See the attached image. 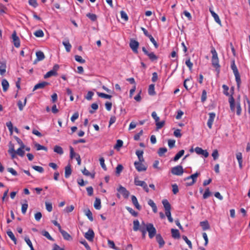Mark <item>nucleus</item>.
Segmentation results:
<instances>
[{"label": "nucleus", "mask_w": 250, "mask_h": 250, "mask_svg": "<svg viewBox=\"0 0 250 250\" xmlns=\"http://www.w3.org/2000/svg\"><path fill=\"white\" fill-rule=\"evenodd\" d=\"M139 230L141 232L143 231H147L148 233L149 238H153L156 233V229L151 223L146 224L144 222L141 224Z\"/></svg>", "instance_id": "1"}, {"label": "nucleus", "mask_w": 250, "mask_h": 250, "mask_svg": "<svg viewBox=\"0 0 250 250\" xmlns=\"http://www.w3.org/2000/svg\"><path fill=\"white\" fill-rule=\"evenodd\" d=\"M210 52L212 55L211 58L212 65L215 68L216 70L219 72L220 71V65L219 63V62L217 53L213 47H211Z\"/></svg>", "instance_id": "2"}, {"label": "nucleus", "mask_w": 250, "mask_h": 250, "mask_svg": "<svg viewBox=\"0 0 250 250\" xmlns=\"http://www.w3.org/2000/svg\"><path fill=\"white\" fill-rule=\"evenodd\" d=\"M134 184L136 186L142 187L146 192L147 193L149 192V190L147 184L145 181L139 180L137 177L134 179Z\"/></svg>", "instance_id": "3"}, {"label": "nucleus", "mask_w": 250, "mask_h": 250, "mask_svg": "<svg viewBox=\"0 0 250 250\" xmlns=\"http://www.w3.org/2000/svg\"><path fill=\"white\" fill-rule=\"evenodd\" d=\"M199 173L197 172L195 173L192 174L190 176H188L187 178H186L185 179V181H188V180H191L190 182H187L186 185L187 186H190L193 185L196 182L197 178L199 176Z\"/></svg>", "instance_id": "4"}, {"label": "nucleus", "mask_w": 250, "mask_h": 250, "mask_svg": "<svg viewBox=\"0 0 250 250\" xmlns=\"http://www.w3.org/2000/svg\"><path fill=\"white\" fill-rule=\"evenodd\" d=\"M139 45V43L137 41L134 39H131L129 42V46L135 53H138V48Z\"/></svg>", "instance_id": "5"}, {"label": "nucleus", "mask_w": 250, "mask_h": 250, "mask_svg": "<svg viewBox=\"0 0 250 250\" xmlns=\"http://www.w3.org/2000/svg\"><path fill=\"white\" fill-rule=\"evenodd\" d=\"M171 173L175 175H182L184 172L183 167L181 166H177L172 168Z\"/></svg>", "instance_id": "6"}, {"label": "nucleus", "mask_w": 250, "mask_h": 250, "mask_svg": "<svg viewBox=\"0 0 250 250\" xmlns=\"http://www.w3.org/2000/svg\"><path fill=\"white\" fill-rule=\"evenodd\" d=\"M143 162L136 161L134 162V166L139 172L146 171L147 169V167L143 164Z\"/></svg>", "instance_id": "7"}, {"label": "nucleus", "mask_w": 250, "mask_h": 250, "mask_svg": "<svg viewBox=\"0 0 250 250\" xmlns=\"http://www.w3.org/2000/svg\"><path fill=\"white\" fill-rule=\"evenodd\" d=\"M142 50L151 61H154L158 59V57L153 52H149L145 47H142Z\"/></svg>", "instance_id": "8"}, {"label": "nucleus", "mask_w": 250, "mask_h": 250, "mask_svg": "<svg viewBox=\"0 0 250 250\" xmlns=\"http://www.w3.org/2000/svg\"><path fill=\"white\" fill-rule=\"evenodd\" d=\"M12 39L15 46L17 48L19 47L20 46V40L19 38L17 36V33L15 31L12 33Z\"/></svg>", "instance_id": "9"}, {"label": "nucleus", "mask_w": 250, "mask_h": 250, "mask_svg": "<svg viewBox=\"0 0 250 250\" xmlns=\"http://www.w3.org/2000/svg\"><path fill=\"white\" fill-rule=\"evenodd\" d=\"M209 118L207 122L208 126L209 129L212 128V125L215 118L216 114L214 112H210L208 113Z\"/></svg>", "instance_id": "10"}, {"label": "nucleus", "mask_w": 250, "mask_h": 250, "mask_svg": "<svg viewBox=\"0 0 250 250\" xmlns=\"http://www.w3.org/2000/svg\"><path fill=\"white\" fill-rule=\"evenodd\" d=\"M194 151L197 154L202 155L204 156L205 158L208 157L209 155L207 150H204L202 148L198 146L195 147Z\"/></svg>", "instance_id": "11"}, {"label": "nucleus", "mask_w": 250, "mask_h": 250, "mask_svg": "<svg viewBox=\"0 0 250 250\" xmlns=\"http://www.w3.org/2000/svg\"><path fill=\"white\" fill-rule=\"evenodd\" d=\"M118 192H120L125 198H127L129 195V192L122 186H120L117 189Z\"/></svg>", "instance_id": "12"}, {"label": "nucleus", "mask_w": 250, "mask_h": 250, "mask_svg": "<svg viewBox=\"0 0 250 250\" xmlns=\"http://www.w3.org/2000/svg\"><path fill=\"white\" fill-rule=\"evenodd\" d=\"M49 83L44 81L39 83L34 86L33 91H35L38 89H43L46 86L49 85Z\"/></svg>", "instance_id": "13"}, {"label": "nucleus", "mask_w": 250, "mask_h": 250, "mask_svg": "<svg viewBox=\"0 0 250 250\" xmlns=\"http://www.w3.org/2000/svg\"><path fill=\"white\" fill-rule=\"evenodd\" d=\"M156 239L159 244V248H162L165 244V242L160 234H156Z\"/></svg>", "instance_id": "14"}, {"label": "nucleus", "mask_w": 250, "mask_h": 250, "mask_svg": "<svg viewBox=\"0 0 250 250\" xmlns=\"http://www.w3.org/2000/svg\"><path fill=\"white\" fill-rule=\"evenodd\" d=\"M85 238L89 241H92L94 237V231L92 229H89L87 232L85 233Z\"/></svg>", "instance_id": "15"}, {"label": "nucleus", "mask_w": 250, "mask_h": 250, "mask_svg": "<svg viewBox=\"0 0 250 250\" xmlns=\"http://www.w3.org/2000/svg\"><path fill=\"white\" fill-rule=\"evenodd\" d=\"M6 61H0V74L3 75L6 72Z\"/></svg>", "instance_id": "16"}, {"label": "nucleus", "mask_w": 250, "mask_h": 250, "mask_svg": "<svg viewBox=\"0 0 250 250\" xmlns=\"http://www.w3.org/2000/svg\"><path fill=\"white\" fill-rule=\"evenodd\" d=\"M209 12H210L212 16L213 17L215 21L217 23H218L219 25H221V21L220 20V18H219L218 15L216 13H215V12H214L211 8H210L209 9Z\"/></svg>", "instance_id": "17"}, {"label": "nucleus", "mask_w": 250, "mask_h": 250, "mask_svg": "<svg viewBox=\"0 0 250 250\" xmlns=\"http://www.w3.org/2000/svg\"><path fill=\"white\" fill-rule=\"evenodd\" d=\"M131 201H132V204L134 205V206L135 207V208L137 209H138L139 210L141 209V207L139 205V204L138 202L137 199L135 196H134V195L131 196Z\"/></svg>", "instance_id": "18"}, {"label": "nucleus", "mask_w": 250, "mask_h": 250, "mask_svg": "<svg viewBox=\"0 0 250 250\" xmlns=\"http://www.w3.org/2000/svg\"><path fill=\"white\" fill-rule=\"evenodd\" d=\"M229 102L230 104V109L231 110L232 112H234L235 111V101L234 99L233 98V96L231 95L229 99Z\"/></svg>", "instance_id": "19"}, {"label": "nucleus", "mask_w": 250, "mask_h": 250, "mask_svg": "<svg viewBox=\"0 0 250 250\" xmlns=\"http://www.w3.org/2000/svg\"><path fill=\"white\" fill-rule=\"evenodd\" d=\"M162 204L165 209V212L170 211L171 206L168 201L167 199H164L162 201Z\"/></svg>", "instance_id": "20"}, {"label": "nucleus", "mask_w": 250, "mask_h": 250, "mask_svg": "<svg viewBox=\"0 0 250 250\" xmlns=\"http://www.w3.org/2000/svg\"><path fill=\"white\" fill-rule=\"evenodd\" d=\"M62 234L63 238L66 240H70L72 239V237L70 234H69L66 231L61 229L60 231Z\"/></svg>", "instance_id": "21"}, {"label": "nucleus", "mask_w": 250, "mask_h": 250, "mask_svg": "<svg viewBox=\"0 0 250 250\" xmlns=\"http://www.w3.org/2000/svg\"><path fill=\"white\" fill-rule=\"evenodd\" d=\"M236 158L238 161L239 164V167L240 168H242V163H243V158H242V154L241 152H237L236 154Z\"/></svg>", "instance_id": "22"}, {"label": "nucleus", "mask_w": 250, "mask_h": 250, "mask_svg": "<svg viewBox=\"0 0 250 250\" xmlns=\"http://www.w3.org/2000/svg\"><path fill=\"white\" fill-rule=\"evenodd\" d=\"M24 148V145L22 144V145H21V146L20 148H19L16 151H15V152H16L17 154L19 155L21 157H23L25 154V152L23 150Z\"/></svg>", "instance_id": "23"}, {"label": "nucleus", "mask_w": 250, "mask_h": 250, "mask_svg": "<svg viewBox=\"0 0 250 250\" xmlns=\"http://www.w3.org/2000/svg\"><path fill=\"white\" fill-rule=\"evenodd\" d=\"M72 170L71 168V166L70 165H68L65 167V177L66 178H68L70 177L71 174Z\"/></svg>", "instance_id": "24"}, {"label": "nucleus", "mask_w": 250, "mask_h": 250, "mask_svg": "<svg viewBox=\"0 0 250 250\" xmlns=\"http://www.w3.org/2000/svg\"><path fill=\"white\" fill-rule=\"evenodd\" d=\"M36 56H37V59H36V61H42L45 58L44 53L42 51H37L36 53Z\"/></svg>", "instance_id": "25"}, {"label": "nucleus", "mask_w": 250, "mask_h": 250, "mask_svg": "<svg viewBox=\"0 0 250 250\" xmlns=\"http://www.w3.org/2000/svg\"><path fill=\"white\" fill-rule=\"evenodd\" d=\"M144 152L143 150H137L136 151V154L137 156L139 161L140 162H144L145 160L143 158Z\"/></svg>", "instance_id": "26"}, {"label": "nucleus", "mask_w": 250, "mask_h": 250, "mask_svg": "<svg viewBox=\"0 0 250 250\" xmlns=\"http://www.w3.org/2000/svg\"><path fill=\"white\" fill-rule=\"evenodd\" d=\"M62 44L64 46L66 51L67 52H69L71 49L72 46H71V44L70 43L69 41L66 40V41H63L62 42Z\"/></svg>", "instance_id": "27"}, {"label": "nucleus", "mask_w": 250, "mask_h": 250, "mask_svg": "<svg viewBox=\"0 0 250 250\" xmlns=\"http://www.w3.org/2000/svg\"><path fill=\"white\" fill-rule=\"evenodd\" d=\"M1 84L4 92H6L9 88V83L6 79H3L1 82Z\"/></svg>", "instance_id": "28"}, {"label": "nucleus", "mask_w": 250, "mask_h": 250, "mask_svg": "<svg viewBox=\"0 0 250 250\" xmlns=\"http://www.w3.org/2000/svg\"><path fill=\"white\" fill-rule=\"evenodd\" d=\"M171 232L172 237L175 239H178L180 238V233L178 229H172Z\"/></svg>", "instance_id": "29"}, {"label": "nucleus", "mask_w": 250, "mask_h": 250, "mask_svg": "<svg viewBox=\"0 0 250 250\" xmlns=\"http://www.w3.org/2000/svg\"><path fill=\"white\" fill-rule=\"evenodd\" d=\"M230 67L232 70L234 74L239 73L237 66L235 65L234 60H232L231 61Z\"/></svg>", "instance_id": "30"}, {"label": "nucleus", "mask_w": 250, "mask_h": 250, "mask_svg": "<svg viewBox=\"0 0 250 250\" xmlns=\"http://www.w3.org/2000/svg\"><path fill=\"white\" fill-rule=\"evenodd\" d=\"M26 102H27L26 98H25L24 99L23 103H22V102L21 100H19L18 102V106L19 109L20 111H22L23 110L24 106L26 105Z\"/></svg>", "instance_id": "31"}, {"label": "nucleus", "mask_w": 250, "mask_h": 250, "mask_svg": "<svg viewBox=\"0 0 250 250\" xmlns=\"http://www.w3.org/2000/svg\"><path fill=\"white\" fill-rule=\"evenodd\" d=\"M54 151L60 155H62L63 153V150L62 147L59 146H55L54 147Z\"/></svg>", "instance_id": "32"}, {"label": "nucleus", "mask_w": 250, "mask_h": 250, "mask_svg": "<svg viewBox=\"0 0 250 250\" xmlns=\"http://www.w3.org/2000/svg\"><path fill=\"white\" fill-rule=\"evenodd\" d=\"M101 200L99 198H96L94 204V207L96 209H100L101 208Z\"/></svg>", "instance_id": "33"}, {"label": "nucleus", "mask_w": 250, "mask_h": 250, "mask_svg": "<svg viewBox=\"0 0 250 250\" xmlns=\"http://www.w3.org/2000/svg\"><path fill=\"white\" fill-rule=\"evenodd\" d=\"M154 87H155V85L154 84H151L149 85L148 89V93L149 95L153 96L156 94L155 92Z\"/></svg>", "instance_id": "34"}, {"label": "nucleus", "mask_w": 250, "mask_h": 250, "mask_svg": "<svg viewBox=\"0 0 250 250\" xmlns=\"http://www.w3.org/2000/svg\"><path fill=\"white\" fill-rule=\"evenodd\" d=\"M200 226L202 227L204 230H206L209 229V225L207 221L201 222Z\"/></svg>", "instance_id": "35"}, {"label": "nucleus", "mask_w": 250, "mask_h": 250, "mask_svg": "<svg viewBox=\"0 0 250 250\" xmlns=\"http://www.w3.org/2000/svg\"><path fill=\"white\" fill-rule=\"evenodd\" d=\"M185 151L182 149L179 152L176 154L175 157L173 158L174 161H178L184 154Z\"/></svg>", "instance_id": "36"}, {"label": "nucleus", "mask_w": 250, "mask_h": 250, "mask_svg": "<svg viewBox=\"0 0 250 250\" xmlns=\"http://www.w3.org/2000/svg\"><path fill=\"white\" fill-rule=\"evenodd\" d=\"M85 215L87 217L90 221H93V218L92 216V213L91 211L89 209H86L84 211Z\"/></svg>", "instance_id": "37"}, {"label": "nucleus", "mask_w": 250, "mask_h": 250, "mask_svg": "<svg viewBox=\"0 0 250 250\" xmlns=\"http://www.w3.org/2000/svg\"><path fill=\"white\" fill-rule=\"evenodd\" d=\"M141 225L138 220H135L133 221V228L134 231H137L139 230Z\"/></svg>", "instance_id": "38"}, {"label": "nucleus", "mask_w": 250, "mask_h": 250, "mask_svg": "<svg viewBox=\"0 0 250 250\" xmlns=\"http://www.w3.org/2000/svg\"><path fill=\"white\" fill-rule=\"evenodd\" d=\"M57 73H56L55 71H53L52 70H51L50 71H48L46 73V74L44 76V79H47L48 78H49L53 76H56L57 75Z\"/></svg>", "instance_id": "39"}, {"label": "nucleus", "mask_w": 250, "mask_h": 250, "mask_svg": "<svg viewBox=\"0 0 250 250\" xmlns=\"http://www.w3.org/2000/svg\"><path fill=\"white\" fill-rule=\"evenodd\" d=\"M167 152V149L166 147H160L158 150V154L159 156L162 157Z\"/></svg>", "instance_id": "40"}, {"label": "nucleus", "mask_w": 250, "mask_h": 250, "mask_svg": "<svg viewBox=\"0 0 250 250\" xmlns=\"http://www.w3.org/2000/svg\"><path fill=\"white\" fill-rule=\"evenodd\" d=\"M7 235L10 238V239L13 241L15 243V244H16V238L15 237L13 233L12 232L11 230H9L7 231Z\"/></svg>", "instance_id": "41"}, {"label": "nucleus", "mask_w": 250, "mask_h": 250, "mask_svg": "<svg viewBox=\"0 0 250 250\" xmlns=\"http://www.w3.org/2000/svg\"><path fill=\"white\" fill-rule=\"evenodd\" d=\"M41 233L42 235H43L44 236L46 237L48 239L50 240H51V241H53L54 239H53V238L50 236V234L49 233V232L46 230H42V232H41Z\"/></svg>", "instance_id": "42"}, {"label": "nucleus", "mask_w": 250, "mask_h": 250, "mask_svg": "<svg viewBox=\"0 0 250 250\" xmlns=\"http://www.w3.org/2000/svg\"><path fill=\"white\" fill-rule=\"evenodd\" d=\"M98 95L101 98L110 99L112 97L111 95H108L104 93L97 92Z\"/></svg>", "instance_id": "43"}, {"label": "nucleus", "mask_w": 250, "mask_h": 250, "mask_svg": "<svg viewBox=\"0 0 250 250\" xmlns=\"http://www.w3.org/2000/svg\"><path fill=\"white\" fill-rule=\"evenodd\" d=\"M34 35L37 37L41 38L43 37L44 33L42 30L40 29L36 31L34 33Z\"/></svg>", "instance_id": "44"}, {"label": "nucleus", "mask_w": 250, "mask_h": 250, "mask_svg": "<svg viewBox=\"0 0 250 250\" xmlns=\"http://www.w3.org/2000/svg\"><path fill=\"white\" fill-rule=\"evenodd\" d=\"M236 114L237 115L239 116L241 114V107L240 105V103L239 102L237 101L236 104Z\"/></svg>", "instance_id": "45"}, {"label": "nucleus", "mask_w": 250, "mask_h": 250, "mask_svg": "<svg viewBox=\"0 0 250 250\" xmlns=\"http://www.w3.org/2000/svg\"><path fill=\"white\" fill-rule=\"evenodd\" d=\"M86 17H87L89 19H90L92 21H96L97 19V16L95 14L92 13H87L86 14Z\"/></svg>", "instance_id": "46"}, {"label": "nucleus", "mask_w": 250, "mask_h": 250, "mask_svg": "<svg viewBox=\"0 0 250 250\" xmlns=\"http://www.w3.org/2000/svg\"><path fill=\"white\" fill-rule=\"evenodd\" d=\"M35 146L36 147L37 150H44L46 151H47V148L46 147H45L43 146H42L40 144H38V143L35 144Z\"/></svg>", "instance_id": "47"}, {"label": "nucleus", "mask_w": 250, "mask_h": 250, "mask_svg": "<svg viewBox=\"0 0 250 250\" xmlns=\"http://www.w3.org/2000/svg\"><path fill=\"white\" fill-rule=\"evenodd\" d=\"M165 125V121H162L161 122L157 121V122H156V129L158 130L161 129L163 127V126Z\"/></svg>", "instance_id": "48"}, {"label": "nucleus", "mask_w": 250, "mask_h": 250, "mask_svg": "<svg viewBox=\"0 0 250 250\" xmlns=\"http://www.w3.org/2000/svg\"><path fill=\"white\" fill-rule=\"evenodd\" d=\"M211 195V192L209 191V188H208L206 189L205 191L203 194V197L204 199H207Z\"/></svg>", "instance_id": "49"}, {"label": "nucleus", "mask_w": 250, "mask_h": 250, "mask_svg": "<svg viewBox=\"0 0 250 250\" xmlns=\"http://www.w3.org/2000/svg\"><path fill=\"white\" fill-rule=\"evenodd\" d=\"M126 209L133 216L136 217L138 215V213L136 212L135 210H134L132 208L128 207H126Z\"/></svg>", "instance_id": "50"}, {"label": "nucleus", "mask_w": 250, "mask_h": 250, "mask_svg": "<svg viewBox=\"0 0 250 250\" xmlns=\"http://www.w3.org/2000/svg\"><path fill=\"white\" fill-rule=\"evenodd\" d=\"M235 77L236 82L237 83V85L238 87H239L240 84L241 83V79L240 76L239 75V73L234 74Z\"/></svg>", "instance_id": "51"}, {"label": "nucleus", "mask_w": 250, "mask_h": 250, "mask_svg": "<svg viewBox=\"0 0 250 250\" xmlns=\"http://www.w3.org/2000/svg\"><path fill=\"white\" fill-rule=\"evenodd\" d=\"M32 167L35 170L40 173H42L44 171V169L42 167L37 166H33Z\"/></svg>", "instance_id": "52"}, {"label": "nucleus", "mask_w": 250, "mask_h": 250, "mask_svg": "<svg viewBox=\"0 0 250 250\" xmlns=\"http://www.w3.org/2000/svg\"><path fill=\"white\" fill-rule=\"evenodd\" d=\"M75 59L77 62H79L81 63H83L85 62V61L84 59H83L81 56L79 55H75Z\"/></svg>", "instance_id": "53"}, {"label": "nucleus", "mask_w": 250, "mask_h": 250, "mask_svg": "<svg viewBox=\"0 0 250 250\" xmlns=\"http://www.w3.org/2000/svg\"><path fill=\"white\" fill-rule=\"evenodd\" d=\"M183 239L185 240L186 243L188 244V247L190 249H192V244L190 240H189L188 238V237L186 236L183 235L182 236Z\"/></svg>", "instance_id": "54"}, {"label": "nucleus", "mask_w": 250, "mask_h": 250, "mask_svg": "<svg viewBox=\"0 0 250 250\" xmlns=\"http://www.w3.org/2000/svg\"><path fill=\"white\" fill-rule=\"evenodd\" d=\"M100 165L102 167L104 170H106V167L104 164V159L103 157L100 158L99 159Z\"/></svg>", "instance_id": "55"}, {"label": "nucleus", "mask_w": 250, "mask_h": 250, "mask_svg": "<svg viewBox=\"0 0 250 250\" xmlns=\"http://www.w3.org/2000/svg\"><path fill=\"white\" fill-rule=\"evenodd\" d=\"M186 64L188 67L189 70H191L193 66V63L191 62L190 58H188L185 62Z\"/></svg>", "instance_id": "56"}, {"label": "nucleus", "mask_w": 250, "mask_h": 250, "mask_svg": "<svg viewBox=\"0 0 250 250\" xmlns=\"http://www.w3.org/2000/svg\"><path fill=\"white\" fill-rule=\"evenodd\" d=\"M25 241L26 242L27 244L29 246V247L30 248V250H33V246L32 245V242L30 241V239L28 237H25Z\"/></svg>", "instance_id": "57"}, {"label": "nucleus", "mask_w": 250, "mask_h": 250, "mask_svg": "<svg viewBox=\"0 0 250 250\" xmlns=\"http://www.w3.org/2000/svg\"><path fill=\"white\" fill-rule=\"evenodd\" d=\"M123 145V142L121 140H118L114 148L116 149H119Z\"/></svg>", "instance_id": "58"}, {"label": "nucleus", "mask_w": 250, "mask_h": 250, "mask_svg": "<svg viewBox=\"0 0 250 250\" xmlns=\"http://www.w3.org/2000/svg\"><path fill=\"white\" fill-rule=\"evenodd\" d=\"M121 18L124 19L125 21H127L128 19V16L126 13L124 11H121L120 12Z\"/></svg>", "instance_id": "59"}, {"label": "nucleus", "mask_w": 250, "mask_h": 250, "mask_svg": "<svg viewBox=\"0 0 250 250\" xmlns=\"http://www.w3.org/2000/svg\"><path fill=\"white\" fill-rule=\"evenodd\" d=\"M181 130L179 129H176L174 131L173 134L177 138H180L182 136V134L181 133Z\"/></svg>", "instance_id": "60"}, {"label": "nucleus", "mask_w": 250, "mask_h": 250, "mask_svg": "<svg viewBox=\"0 0 250 250\" xmlns=\"http://www.w3.org/2000/svg\"><path fill=\"white\" fill-rule=\"evenodd\" d=\"M107 242H108V245L109 247H110L113 249H115L116 250H118L117 249V248L115 247V244L113 241L110 240H108Z\"/></svg>", "instance_id": "61"}, {"label": "nucleus", "mask_w": 250, "mask_h": 250, "mask_svg": "<svg viewBox=\"0 0 250 250\" xmlns=\"http://www.w3.org/2000/svg\"><path fill=\"white\" fill-rule=\"evenodd\" d=\"M123 169V167L122 165H118L116 168V173L117 174H120V173L122 172V171Z\"/></svg>", "instance_id": "62"}, {"label": "nucleus", "mask_w": 250, "mask_h": 250, "mask_svg": "<svg viewBox=\"0 0 250 250\" xmlns=\"http://www.w3.org/2000/svg\"><path fill=\"white\" fill-rule=\"evenodd\" d=\"M212 156L214 160H216L219 157L218 151L217 149H214L212 153Z\"/></svg>", "instance_id": "63"}, {"label": "nucleus", "mask_w": 250, "mask_h": 250, "mask_svg": "<svg viewBox=\"0 0 250 250\" xmlns=\"http://www.w3.org/2000/svg\"><path fill=\"white\" fill-rule=\"evenodd\" d=\"M172 192H173V194H176L179 191L178 186L176 184H173L172 185Z\"/></svg>", "instance_id": "64"}]
</instances>
